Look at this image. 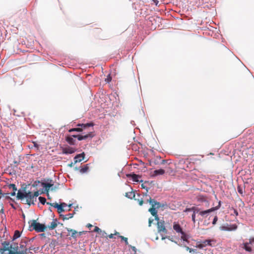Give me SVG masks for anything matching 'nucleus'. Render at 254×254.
Masks as SVG:
<instances>
[{
	"instance_id": "obj_28",
	"label": "nucleus",
	"mask_w": 254,
	"mask_h": 254,
	"mask_svg": "<svg viewBox=\"0 0 254 254\" xmlns=\"http://www.w3.org/2000/svg\"><path fill=\"white\" fill-rule=\"evenodd\" d=\"M2 245L3 247V248L2 249H10V248H11V249H12L11 248L10 245H9V243L8 242H4V243H2Z\"/></svg>"
},
{
	"instance_id": "obj_48",
	"label": "nucleus",
	"mask_w": 254,
	"mask_h": 254,
	"mask_svg": "<svg viewBox=\"0 0 254 254\" xmlns=\"http://www.w3.org/2000/svg\"><path fill=\"white\" fill-rule=\"evenodd\" d=\"M160 235H161V237H162V240H164V239H165L166 238H168L167 236H164L163 235V234H162V233H160Z\"/></svg>"
},
{
	"instance_id": "obj_47",
	"label": "nucleus",
	"mask_w": 254,
	"mask_h": 254,
	"mask_svg": "<svg viewBox=\"0 0 254 254\" xmlns=\"http://www.w3.org/2000/svg\"><path fill=\"white\" fill-rule=\"evenodd\" d=\"M39 236L41 237H42V238H45L46 237V235L44 233H42V234H40L39 235Z\"/></svg>"
},
{
	"instance_id": "obj_46",
	"label": "nucleus",
	"mask_w": 254,
	"mask_h": 254,
	"mask_svg": "<svg viewBox=\"0 0 254 254\" xmlns=\"http://www.w3.org/2000/svg\"><path fill=\"white\" fill-rule=\"evenodd\" d=\"M9 194H10V195L11 196H15V194H16V191H13L12 192H11V193H10Z\"/></svg>"
},
{
	"instance_id": "obj_29",
	"label": "nucleus",
	"mask_w": 254,
	"mask_h": 254,
	"mask_svg": "<svg viewBox=\"0 0 254 254\" xmlns=\"http://www.w3.org/2000/svg\"><path fill=\"white\" fill-rule=\"evenodd\" d=\"M40 202L42 204H44L46 202V199L45 197H42V196H40L39 198H38Z\"/></svg>"
},
{
	"instance_id": "obj_57",
	"label": "nucleus",
	"mask_w": 254,
	"mask_h": 254,
	"mask_svg": "<svg viewBox=\"0 0 254 254\" xmlns=\"http://www.w3.org/2000/svg\"><path fill=\"white\" fill-rule=\"evenodd\" d=\"M194 254H201L200 253L195 252Z\"/></svg>"
},
{
	"instance_id": "obj_41",
	"label": "nucleus",
	"mask_w": 254,
	"mask_h": 254,
	"mask_svg": "<svg viewBox=\"0 0 254 254\" xmlns=\"http://www.w3.org/2000/svg\"><path fill=\"white\" fill-rule=\"evenodd\" d=\"M52 206L54 207L55 208H57L58 207H59V206H60L59 204H58L57 203H53L52 204Z\"/></svg>"
},
{
	"instance_id": "obj_56",
	"label": "nucleus",
	"mask_w": 254,
	"mask_h": 254,
	"mask_svg": "<svg viewBox=\"0 0 254 254\" xmlns=\"http://www.w3.org/2000/svg\"><path fill=\"white\" fill-rule=\"evenodd\" d=\"M52 204H53V203H50V202H47V204H48V205H51V206H52Z\"/></svg>"
},
{
	"instance_id": "obj_3",
	"label": "nucleus",
	"mask_w": 254,
	"mask_h": 254,
	"mask_svg": "<svg viewBox=\"0 0 254 254\" xmlns=\"http://www.w3.org/2000/svg\"><path fill=\"white\" fill-rule=\"evenodd\" d=\"M27 243V242L25 240H22L19 244L20 249L17 244L15 243L11 244L10 247L15 252L16 254H27V249H26Z\"/></svg>"
},
{
	"instance_id": "obj_38",
	"label": "nucleus",
	"mask_w": 254,
	"mask_h": 254,
	"mask_svg": "<svg viewBox=\"0 0 254 254\" xmlns=\"http://www.w3.org/2000/svg\"><path fill=\"white\" fill-rule=\"evenodd\" d=\"M186 250L187 251H189L190 253H192V252H194V250L193 249H190L188 247H186Z\"/></svg>"
},
{
	"instance_id": "obj_12",
	"label": "nucleus",
	"mask_w": 254,
	"mask_h": 254,
	"mask_svg": "<svg viewBox=\"0 0 254 254\" xmlns=\"http://www.w3.org/2000/svg\"><path fill=\"white\" fill-rule=\"evenodd\" d=\"M62 153L64 154H71L74 153L76 149L69 146L62 148Z\"/></svg>"
},
{
	"instance_id": "obj_21",
	"label": "nucleus",
	"mask_w": 254,
	"mask_h": 254,
	"mask_svg": "<svg viewBox=\"0 0 254 254\" xmlns=\"http://www.w3.org/2000/svg\"><path fill=\"white\" fill-rule=\"evenodd\" d=\"M57 226V219H54L52 222H51L50 225L48 226L50 230H53L55 229Z\"/></svg>"
},
{
	"instance_id": "obj_35",
	"label": "nucleus",
	"mask_w": 254,
	"mask_h": 254,
	"mask_svg": "<svg viewBox=\"0 0 254 254\" xmlns=\"http://www.w3.org/2000/svg\"><path fill=\"white\" fill-rule=\"evenodd\" d=\"M249 243L252 245V246H254V237L253 238H250L249 239Z\"/></svg>"
},
{
	"instance_id": "obj_49",
	"label": "nucleus",
	"mask_w": 254,
	"mask_h": 254,
	"mask_svg": "<svg viewBox=\"0 0 254 254\" xmlns=\"http://www.w3.org/2000/svg\"><path fill=\"white\" fill-rule=\"evenodd\" d=\"M60 205H62V206L63 208H64V207H65V206H67V204H66L65 203H64V202H63V203H62Z\"/></svg>"
},
{
	"instance_id": "obj_61",
	"label": "nucleus",
	"mask_w": 254,
	"mask_h": 254,
	"mask_svg": "<svg viewBox=\"0 0 254 254\" xmlns=\"http://www.w3.org/2000/svg\"><path fill=\"white\" fill-rule=\"evenodd\" d=\"M29 250H33V248H30Z\"/></svg>"
},
{
	"instance_id": "obj_18",
	"label": "nucleus",
	"mask_w": 254,
	"mask_h": 254,
	"mask_svg": "<svg viewBox=\"0 0 254 254\" xmlns=\"http://www.w3.org/2000/svg\"><path fill=\"white\" fill-rule=\"evenodd\" d=\"M75 138L73 135L68 136L66 137V141L70 145H74L76 142Z\"/></svg>"
},
{
	"instance_id": "obj_30",
	"label": "nucleus",
	"mask_w": 254,
	"mask_h": 254,
	"mask_svg": "<svg viewBox=\"0 0 254 254\" xmlns=\"http://www.w3.org/2000/svg\"><path fill=\"white\" fill-rule=\"evenodd\" d=\"M9 188L10 189H12L13 191H16L17 190V188H16V187L15 186V185L14 184H10L8 186Z\"/></svg>"
},
{
	"instance_id": "obj_43",
	"label": "nucleus",
	"mask_w": 254,
	"mask_h": 254,
	"mask_svg": "<svg viewBox=\"0 0 254 254\" xmlns=\"http://www.w3.org/2000/svg\"><path fill=\"white\" fill-rule=\"evenodd\" d=\"M35 237H34L31 239H30L28 241H27V243L29 242V243H32L35 239Z\"/></svg>"
},
{
	"instance_id": "obj_1",
	"label": "nucleus",
	"mask_w": 254,
	"mask_h": 254,
	"mask_svg": "<svg viewBox=\"0 0 254 254\" xmlns=\"http://www.w3.org/2000/svg\"><path fill=\"white\" fill-rule=\"evenodd\" d=\"M16 197L24 204H28L29 206L35 204V201L32 196V192L30 191L27 192L25 190H18Z\"/></svg>"
},
{
	"instance_id": "obj_36",
	"label": "nucleus",
	"mask_w": 254,
	"mask_h": 254,
	"mask_svg": "<svg viewBox=\"0 0 254 254\" xmlns=\"http://www.w3.org/2000/svg\"><path fill=\"white\" fill-rule=\"evenodd\" d=\"M218 220V217L217 216H215L214 218H213V221H212V224L213 225H215L217 221Z\"/></svg>"
},
{
	"instance_id": "obj_20",
	"label": "nucleus",
	"mask_w": 254,
	"mask_h": 254,
	"mask_svg": "<svg viewBox=\"0 0 254 254\" xmlns=\"http://www.w3.org/2000/svg\"><path fill=\"white\" fill-rule=\"evenodd\" d=\"M251 245L249 242L245 243L243 244V247H242L247 252H251L252 251V248L249 246Z\"/></svg>"
},
{
	"instance_id": "obj_13",
	"label": "nucleus",
	"mask_w": 254,
	"mask_h": 254,
	"mask_svg": "<svg viewBox=\"0 0 254 254\" xmlns=\"http://www.w3.org/2000/svg\"><path fill=\"white\" fill-rule=\"evenodd\" d=\"M73 136L74 137L77 138L78 140L80 141L82 140L86 139L89 137L92 138L93 135L92 134V132H90L89 133L87 134L86 135H73Z\"/></svg>"
},
{
	"instance_id": "obj_31",
	"label": "nucleus",
	"mask_w": 254,
	"mask_h": 254,
	"mask_svg": "<svg viewBox=\"0 0 254 254\" xmlns=\"http://www.w3.org/2000/svg\"><path fill=\"white\" fill-rule=\"evenodd\" d=\"M119 237L122 240H123L125 241L126 245H128V241H127V238L124 237L122 236H120Z\"/></svg>"
},
{
	"instance_id": "obj_26",
	"label": "nucleus",
	"mask_w": 254,
	"mask_h": 254,
	"mask_svg": "<svg viewBox=\"0 0 254 254\" xmlns=\"http://www.w3.org/2000/svg\"><path fill=\"white\" fill-rule=\"evenodd\" d=\"M126 196L129 198H132L135 196V194L133 192H128L126 193Z\"/></svg>"
},
{
	"instance_id": "obj_17",
	"label": "nucleus",
	"mask_w": 254,
	"mask_h": 254,
	"mask_svg": "<svg viewBox=\"0 0 254 254\" xmlns=\"http://www.w3.org/2000/svg\"><path fill=\"white\" fill-rule=\"evenodd\" d=\"M0 254H16V253L10 249H0Z\"/></svg>"
},
{
	"instance_id": "obj_32",
	"label": "nucleus",
	"mask_w": 254,
	"mask_h": 254,
	"mask_svg": "<svg viewBox=\"0 0 254 254\" xmlns=\"http://www.w3.org/2000/svg\"><path fill=\"white\" fill-rule=\"evenodd\" d=\"M232 210L233 211V213H231L232 215H235L236 216H237L239 215V213L236 209L233 208Z\"/></svg>"
},
{
	"instance_id": "obj_23",
	"label": "nucleus",
	"mask_w": 254,
	"mask_h": 254,
	"mask_svg": "<svg viewBox=\"0 0 254 254\" xmlns=\"http://www.w3.org/2000/svg\"><path fill=\"white\" fill-rule=\"evenodd\" d=\"M20 235H21L20 232L18 230H16L14 232V234L13 236V240L18 239V238H19L20 237Z\"/></svg>"
},
{
	"instance_id": "obj_25",
	"label": "nucleus",
	"mask_w": 254,
	"mask_h": 254,
	"mask_svg": "<svg viewBox=\"0 0 254 254\" xmlns=\"http://www.w3.org/2000/svg\"><path fill=\"white\" fill-rule=\"evenodd\" d=\"M89 168L88 166V164H86L84 167L81 168L80 169V172L81 173H85L87 172V171L88 170Z\"/></svg>"
},
{
	"instance_id": "obj_37",
	"label": "nucleus",
	"mask_w": 254,
	"mask_h": 254,
	"mask_svg": "<svg viewBox=\"0 0 254 254\" xmlns=\"http://www.w3.org/2000/svg\"><path fill=\"white\" fill-rule=\"evenodd\" d=\"M153 221H154V219L153 218H149V221H148L149 227L151 226V224L152 223Z\"/></svg>"
},
{
	"instance_id": "obj_15",
	"label": "nucleus",
	"mask_w": 254,
	"mask_h": 254,
	"mask_svg": "<svg viewBox=\"0 0 254 254\" xmlns=\"http://www.w3.org/2000/svg\"><path fill=\"white\" fill-rule=\"evenodd\" d=\"M42 186L46 189L49 190L54 186V182L52 180H48V181L42 183Z\"/></svg>"
},
{
	"instance_id": "obj_53",
	"label": "nucleus",
	"mask_w": 254,
	"mask_h": 254,
	"mask_svg": "<svg viewBox=\"0 0 254 254\" xmlns=\"http://www.w3.org/2000/svg\"><path fill=\"white\" fill-rule=\"evenodd\" d=\"M131 248H132V250L133 251L135 252V251H136V248H135V247H131Z\"/></svg>"
},
{
	"instance_id": "obj_39",
	"label": "nucleus",
	"mask_w": 254,
	"mask_h": 254,
	"mask_svg": "<svg viewBox=\"0 0 254 254\" xmlns=\"http://www.w3.org/2000/svg\"><path fill=\"white\" fill-rule=\"evenodd\" d=\"M112 80V77L110 76V75H108V76L107 77V78L106 79V81L107 82H109L111 81Z\"/></svg>"
},
{
	"instance_id": "obj_45",
	"label": "nucleus",
	"mask_w": 254,
	"mask_h": 254,
	"mask_svg": "<svg viewBox=\"0 0 254 254\" xmlns=\"http://www.w3.org/2000/svg\"><path fill=\"white\" fill-rule=\"evenodd\" d=\"M152 1L155 3L156 5H158L159 2L158 0H152Z\"/></svg>"
},
{
	"instance_id": "obj_19",
	"label": "nucleus",
	"mask_w": 254,
	"mask_h": 254,
	"mask_svg": "<svg viewBox=\"0 0 254 254\" xmlns=\"http://www.w3.org/2000/svg\"><path fill=\"white\" fill-rule=\"evenodd\" d=\"M165 173V170L162 169L154 170L152 173L153 177H156L159 175H162Z\"/></svg>"
},
{
	"instance_id": "obj_40",
	"label": "nucleus",
	"mask_w": 254,
	"mask_h": 254,
	"mask_svg": "<svg viewBox=\"0 0 254 254\" xmlns=\"http://www.w3.org/2000/svg\"><path fill=\"white\" fill-rule=\"evenodd\" d=\"M141 187L142 189H145L147 191H148L149 188H147V187L145 186L144 184L141 185Z\"/></svg>"
},
{
	"instance_id": "obj_24",
	"label": "nucleus",
	"mask_w": 254,
	"mask_h": 254,
	"mask_svg": "<svg viewBox=\"0 0 254 254\" xmlns=\"http://www.w3.org/2000/svg\"><path fill=\"white\" fill-rule=\"evenodd\" d=\"M40 193L39 191H36L33 193L32 192V196L35 202L37 201V197L40 195Z\"/></svg>"
},
{
	"instance_id": "obj_34",
	"label": "nucleus",
	"mask_w": 254,
	"mask_h": 254,
	"mask_svg": "<svg viewBox=\"0 0 254 254\" xmlns=\"http://www.w3.org/2000/svg\"><path fill=\"white\" fill-rule=\"evenodd\" d=\"M93 232L99 233L101 232V230L97 226H96L93 230Z\"/></svg>"
},
{
	"instance_id": "obj_44",
	"label": "nucleus",
	"mask_w": 254,
	"mask_h": 254,
	"mask_svg": "<svg viewBox=\"0 0 254 254\" xmlns=\"http://www.w3.org/2000/svg\"><path fill=\"white\" fill-rule=\"evenodd\" d=\"M192 221L194 223L195 222V216L194 215H191Z\"/></svg>"
},
{
	"instance_id": "obj_7",
	"label": "nucleus",
	"mask_w": 254,
	"mask_h": 254,
	"mask_svg": "<svg viewBox=\"0 0 254 254\" xmlns=\"http://www.w3.org/2000/svg\"><path fill=\"white\" fill-rule=\"evenodd\" d=\"M77 126L81 127V128L80 127L72 128L69 129L68 131L69 132H71L72 131L81 132L82 131V130L83 129H85L87 127H93V123H87L85 124H78L77 125Z\"/></svg>"
},
{
	"instance_id": "obj_10",
	"label": "nucleus",
	"mask_w": 254,
	"mask_h": 254,
	"mask_svg": "<svg viewBox=\"0 0 254 254\" xmlns=\"http://www.w3.org/2000/svg\"><path fill=\"white\" fill-rule=\"evenodd\" d=\"M215 241L212 240H206L202 241L200 244L197 245L199 248H203L206 246H213L215 245Z\"/></svg>"
},
{
	"instance_id": "obj_52",
	"label": "nucleus",
	"mask_w": 254,
	"mask_h": 254,
	"mask_svg": "<svg viewBox=\"0 0 254 254\" xmlns=\"http://www.w3.org/2000/svg\"><path fill=\"white\" fill-rule=\"evenodd\" d=\"M34 143V146L37 148L38 147V145L36 143V142H33Z\"/></svg>"
},
{
	"instance_id": "obj_9",
	"label": "nucleus",
	"mask_w": 254,
	"mask_h": 254,
	"mask_svg": "<svg viewBox=\"0 0 254 254\" xmlns=\"http://www.w3.org/2000/svg\"><path fill=\"white\" fill-rule=\"evenodd\" d=\"M157 230L159 233H167V230L165 226L164 221L163 220H157Z\"/></svg>"
},
{
	"instance_id": "obj_60",
	"label": "nucleus",
	"mask_w": 254,
	"mask_h": 254,
	"mask_svg": "<svg viewBox=\"0 0 254 254\" xmlns=\"http://www.w3.org/2000/svg\"><path fill=\"white\" fill-rule=\"evenodd\" d=\"M2 193L1 190L0 189V195Z\"/></svg>"
},
{
	"instance_id": "obj_5",
	"label": "nucleus",
	"mask_w": 254,
	"mask_h": 254,
	"mask_svg": "<svg viewBox=\"0 0 254 254\" xmlns=\"http://www.w3.org/2000/svg\"><path fill=\"white\" fill-rule=\"evenodd\" d=\"M173 229L175 231L181 235V239L184 242L188 243V240L190 238V236L189 234L185 233L179 224L174 223L173 225Z\"/></svg>"
},
{
	"instance_id": "obj_51",
	"label": "nucleus",
	"mask_w": 254,
	"mask_h": 254,
	"mask_svg": "<svg viewBox=\"0 0 254 254\" xmlns=\"http://www.w3.org/2000/svg\"><path fill=\"white\" fill-rule=\"evenodd\" d=\"M109 238L110 239H112L114 238V234H111L108 236Z\"/></svg>"
},
{
	"instance_id": "obj_33",
	"label": "nucleus",
	"mask_w": 254,
	"mask_h": 254,
	"mask_svg": "<svg viewBox=\"0 0 254 254\" xmlns=\"http://www.w3.org/2000/svg\"><path fill=\"white\" fill-rule=\"evenodd\" d=\"M57 209H58V211L59 213H60L62 212H64V211L63 207L60 204V206H59V207L57 208Z\"/></svg>"
},
{
	"instance_id": "obj_11",
	"label": "nucleus",
	"mask_w": 254,
	"mask_h": 254,
	"mask_svg": "<svg viewBox=\"0 0 254 254\" xmlns=\"http://www.w3.org/2000/svg\"><path fill=\"white\" fill-rule=\"evenodd\" d=\"M201 210V208H199L198 206H193L191 208H187L184 210L185 212H192V215H194L195 216L196 213H198V215H199L200 211Z\"/></svg>"
},
{
	"instance_id": "obj_14",
	"label": "nucleus",
	"mask_w": 254,
	"mask_h": 254,
	"mask_svg": "<svg viewBox=\"0 0 254 254\" xmlns=\"http://www.w3.org/2000/svg\"><path fill=\"white\" fill-rule=\"evenodd\" d=\"M127 178H131L132 180L135 182H142V180H139L141 176L135 174H128L127 175Z\"/></svg>"
},
{
	"instance_id": "obj_54",
	"label": "nucleus",
	"mask_w": 254,
	"mask_h": 254,
	"mask_svg": "<svg viewBox=\"0 0 254 254\" xmlns=\"http://www.w3.org/2000/svg\"><path fill=\"white\" fill-rule=\"evenodd\" d=\"M87 226H88V227L90 228V227H92V225L91 224H88L87 225Z\"/></svg>"
},
{
	"instance_id": "obj_59",
	"label": "nucleus",
	"mask_w": 254,
	"mask_h": 254,
	"mask_svg": "<svg viewBox=\"0 0 254 254\" xmlns=\"http://www.w3.org/2000/svg\"><path fill=\"white\" fill-rule=\"evenodd\" d=\"M158 239V236H157V237H156V238H155V240H157Z\"/></svg>"
},
{
	"instance_id": "obj_22",
	"label": "nucleus",
	"mask_w": 254,
	"mask_h": 254,
	"mask_svg": "<svg viewBox=\"0 0 254 254\" xmlns=\"http://www.w3.org/2000/svg\"><path fill=\"white\" fill-rule=\"evenodd\" d=\"M73 216L72 213H68L66 215H61V216L63 217V220H67L69 218H71Z\"/></svg>"
},
{
	"instance_id": "obj_8",
	"label": "nucleus",
	"mask_w": 254,
	"mask_h": 254,
	"mask_svg": "<svg viewBox=\"0 0 254 254\" xmlns=\"http://www.w3.org/2000/svg\"><path fill=\"white\" fill-rule=\"evenodd\" d=\"M220 202H219V205L218 206L215 207H212L210 209L206 210H202L201 209L199 215H200L202 218H204L207 217L208 214L211 212H213L217 209H218L220 207Z\"/></svg>"
},
{
	"instance_id": "obj_50",
	"label": "nucleus",
	"mask_w": 254,
	"mask_h": 254,
	"mask_svg": "<svg viewBox=\"0 0 254 254\" xmlns=\"http://www.w3.org/2000/svg\"><path fill=\"white\" fill-rule=\"evenodd\" d=\"M143 200H138V203L139 205L141 206L143 204Z\"/></svg>"
},
{
	"instance_id": "obj_58",
	"label": "nucleus",
	"mask_w": 254,
	"mask_h": 254,
	"mask_svg": "<svg viewBox=\"0 0 254 254\" xmlns=\"http://www.w3.org/2000/svg\"><path fill=\"white\" fill-rule=\"evenodd\" d=\"M71 205H72V204H70L69 205H68V207H70L71 206Z\"/></svg>"
},
{
	"instance_id": "obj_55",
	"label": "nucleus",
	"mask_w": 254,
	"mask_h": 254,
	"mask_svg": "<svg viewBox=\"0 0 254 254\" xmlns=\"http://www.w3.org/2000/svg\"><path fill=\"white\" fill-rule=\"evenodd\" d=\"M3 212H4L3 209V208H1V210H0V213H3Z\"/></svg>"
},
{
	"instance_id": "obj_27",
	"label": "nucleus",
	"mask_w": 254,
	"mask_h": 254,
	"mask_svg": "<svg viewBox=\"0 0 254 254\" xmlns=\"http://www.w3.org/2000/svg\"><path fill=\"white\" fill-rule=\"evenodd\" d=\"M67 231L71 233V236L73 238H76V234L77 233V232L75 230H72V229H68Z\"/></svg>"
},
{
	"instance_id": "obj_16",
	"label": "nucleus",
	"mask_w": 254,
	"mask_h": 254,
	"mask_svg": "<svg viewBox=\"0 0 254 254\" xmlns=\"http://www.w3.org/2000/svg\"><path fill=\"white\" fill-rule=\"evenodd\" d=\"M84 156L85 154L84 152L76 155L74 158V164L81 162L82 160L84 159Z\"/></svg>"
},
{
	"instance_id": "obj_4",
	"label": "nucleus",
	"mask_w": 254,
	"mask_h": 254,
	"mask_svg": "<svg viewBox=\"0 0 254 254\" xmlns=\"http://www.w3.org/2000/svg\"><path fill=\"white\" fill-rule=\"evenodd\" d=\"M29 224V230L31 231L35 230L37 232H44L46 228L45 225L37 222L35 220H31Z\"/></svg>"
},
{
	"instance_id": "obj_42",
	"label": "nucleus",
	"mask_w": 254,
	"mask_h": 254,
	"mask_svg": "<svg viewBox=\"0 0 254 254\" xmlns=\"http://www.w3.org/2000/svg\"><path fill=\"white\" fill-rule=\"evenodd\" d=\"M238 191L240 194H242L243 193V190H242V189L241 187H238Z\"/></svg>"
},
{
	"instance_id": "obj_2",
	"label": "nucleus",
	"mask_w": 254,
	"mask_h": 254,
	"mask_svg": "<svg viewBox=\"0 0 254 254\" xmlns=\"http://www.w3.org/2000/svg\"><path fill=\"white\" fill-rule=\"evenodd\" d=\"M150 204L151 205L152 208L149 209L148 211L150 213L155 217L156 220H159V217L157 214V211L156 209H158L160 207H163L165 206V204H162L153 199L150 197L149 199L147 200Z\"/></svg>"
},
{
	"instance_id": "obj_6",
	"label": "nucleus",
	"mask_w": 254,
	"mask_h": 254,
	"mask_svg": "<svg viewBox=\"0 0 254 254\" xmlns=\"http://www.w3.org/2000/svg\"><path fill=\"white\" fill-rule=\"evenodd\" d=\"M238 226L236 224H225L219 227V229L223 231H233L237 230Z\"/></svg>"
},
{
	"instance_id": "obj_62",
	"label": "nucleus",
	"mask_w": 254,
	"mask_h": 254,
	"mask_svg": "<svg viewBox=\"0 0 254 254\" xmlns=\"http://www.w3.org/2000/svg\"><path fill=\"white\" fill-rule=\"evenodd\" d=\"M118 234H119V233H116L115 234V235H118Z\"/></svg>"
}]
</instances>
